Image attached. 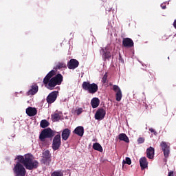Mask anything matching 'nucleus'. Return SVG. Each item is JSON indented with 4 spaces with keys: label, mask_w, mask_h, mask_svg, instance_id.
I'll use <instances>...</instances> for the list:
<instances>
[{
    "label": "nucleus",
    "mask_w": 176,
    "mask_h": 176,
    "mask_svg": "<svg viewBox=\"0 0 176 176\" xmlns=\"http://www.w3.org/2000/svg\"><path fill=\"white\" fill-rule=\"evenodd\" d=\"M107 74H104L103 78H102V82L103 83H105V82H107Z\"/></svg>",
    "instance_id": "c756f323"
},
{
    "label": "nucleus",
    "mask_w": 176,
    "mask_h": 176,
    "mask_svg": "<svg viewBox=\"0 0 176 176\" xmlns=\"http://www.w3.org/2000/svg\"><path fill=\"white\" fill-rule=\"evenodd\" d=\"M118 140H120V141H124V142H130L129 137H127L125 133H120L118 135Z\"/></svg>",
    "instance_id": "412c9836"
},
{
    "label": "nucleus",
    "mask_w": 176,
    "mask_h": 176,
    "mask_svg": "<svg viewBox=\"0 0 176 176\" xmlns=\"http://www.w3.org/2000/svg\"><path fill=\"white\" fill-rule=\"evenodd\" d=\"M161 8L162 9H166V6H164V4L162 3V4H161Z\"/></svg>",
    "instance_id": "473e14b6"
},
{
    "label": "nucleus",
    "mask_w": 176,
    "mask_h": 176,
    "mask_svg": "<svg viewBox=\"0 0 176 176\" xmlns=\"http://www.w3.org/2000/svg\"><path fill=\"white\" fill-rule=\"evenodd\" d=\"M52 119L53 122H58V120L61 119V116H60V114L55 113L54 114L52 115Z\"/></svg>",
    "instance_id": "4be33fe9"
},
{
    "label": "nucleus",
    "mask_w": 176,
    "mask_h": 176,
    "mask_svg": "<svg viewBox=\"0 0 176 176\" xmlns=\"http://www.w3.org/2000/svg\"><path fill=\"white\" fill-rule=\"evenodd\" d=\"M65 67V64L64 63H59L56 65V69H60V68H64Z\"/></svg>",
    "instance_id": "cd10ccee"
},
{
    "label": "nucleus",
    "mask_w": 176,
    "mask_h": 176,
    "mask_svg": "<svg viewBox=\"0 0 176 176\" xmlns=\"http://www.w3.org/2000/svg\"><path fill=\"white\" fill-rule=\"evenodd\" d=\"M83 112V109L82 107H78L77 109L75 110L76 115H80Z\"/></svg>",
    "instance_id": "a878e982"
},
{
    "label": "nucleus",
    "mask_w": 176,
    "mask_h": 176,
    "mask_svg": "<svg viewBox=\"0 0 176 176\" xmlns=\"http://www.w3.org/2000/svg\"><path fill=\"white\" fill-rule=\"evenodd\" d=\"M122 44L125 47H132V46H134V43L133 42V40L129 38H124Z\"/></svg>",
    "instance_id": "4468645a"
},
{
    "label": "nucleus",
    "mask_w": 176,
    "mask_h": 176,
    "mask_svg": "<svg viewBox=\"0 0 176 176\" xmlns=\"http://www.w3.org/2000/svg\"><path fill=\"white\" fill-rule=\"evenodd\" d=\"M144 141H145V139H144L143 138H139L138 140V144H143Z\"/></svg>",
    "instance_id": "c85d7f7f"
},
{
    "label": "nucleus",
    "mask_w": 176,
    "mask_h": 176,
    "mask_svg": "<svg viewBox=\"0 0 176 176\" xmlns=\"http://www.w3.org/2000/svg\"><path fill=\"white\" fill-rule=\"evenodd\" d=\"M123 163H124L125 164H131V159H130V157H126L125 159V161H123Z\"/></svg>",
    "instance_id": "bb28decb"
},
{
    "label": "nucleus",
    "mask_w": 176,
    "mask_h": 176,
    "mask_svg": "<svg viewBox=\"0 0 176 176\" xmlns=\"http://www.w3.org/2000/svg\"><path fill=\"white\" fill-rule=\"evenodd\" d=\"M82 87L84 90H87L91 94H94L98 90V86L96 83L90 84L89 82H83Z\"/></svg>",
    "instance_id": "20e7f679"
},
{
    "label": "nucleus",
    "mask_w": 176,
    "mask_h": 176,
    "mask_svg": "<svg viewBox=\"0 0 176 176\" xmlns=\"http://www.w3.org/2000/svg\"><path fill=\"white\" fill-rule=\"evenodd\" d=\"M43 161L45 164H50V151L49 150H46L43 153Z\"/></svg>",
    "instance_id": "f8f14e48"
},
{
    "label": "nucleus",
    "mask_w": 176,
    "mask_h": 176,
    "mask_svg": "<svg viewBox=\"0 0 176 176\" xmlns=\"http://www.w3.org/2000/svg\"><path fill=\"white\" fill-rule=\"evenodd\" d=\"M146 156L148 159H153L155 157V148L150 146L146 149Z\"/></svg>",
    "instance_id": "ddd939ff"
},
{
    "label": "nucleus",
    "mask_w": 176,
    "mask_h": 176,
    "mask_svg": "<svg viewBox=\"0 0 176 176\" xmlns=\"http://www.w3.org/2000/svg\"><path fill=\"white\" fill-rule=\"evenodd\" d=\"M52 176H64L63 171H55L52 173Z\"/></svg>",
    "instance_id": "393cba45"
},
{
    "label": "nucleus",
    "mask_w": 176,
    "mask_h": 176,
    "mask_svg": "<svg viewBox=\"0 0 176 176\" xmlns=\"http://www.w3.org/2000/svg\"><path fill=\"white\" fill-rule=\"evenodd\" d=\"M61 146V135L58 134L55 135L52 142V149L54 151H57Z\"/></svg>",
    "instance_id": "39448f33"
},
{
    "label": "nucleus",
    "mask_w": 176,
    "mask_h": 176,
    "mask_svg": "<svg viewBox=\"0 0 176 176\" xmlns=\"http://www.w3.org/2000/svg\"><path fill=\"white\" fill-rule=\"evenodd\" d=\"M54 73L55 72L52 70L43 79V83L45 85V87L50 90H53L56 86L61 85L63 82V75L60 74L52 78L54 75Z\"/></svg>",
    "instance_id": "f03ea898"
},
{
    "label": "nucleus",
    "mask_w": 176,
    "mask_h": 176,
    "mask_svg": "<svg viewBox=\"0 0 176 176\" xmlns=\"http://www.w3.org/2000/svg\"><path fill=\"white\" fill-rule=\"evenodd\" d=\"M173 25H174L175 28H176V20H175V21L173 23Z\"/></svg>",
    "instance_id": "72a5a7b5"
},
{
    "label": "nucleus",
    "mask_w": 176,
    "mask_h": 176,
    "mask_svg": "<svg viewBox=\"0 0 176 176\" xmlns=\"http://www.w3.org/2000/svg\"><path fill=\"white\" fill-rule=\"evenodd\" d=\"M58 94V91H52L47 97V102L48 104H53L56 100H57V95Z\"/></svg>",
    "instance_id": "6e6552de"
},
{
    "label": "nucleus",
    "mask_w": 176,
    "mask_h": 176,
    "mask_svg": "<svg viewBox=\"0 0 176 176\" xmlns=\"http://www.w3.org/2000/svg\"><path fill=\"white\" fill-rule=\"evenodd\" d=\"M91 105L92 108H97V107L100 105V99H98V98H94L91 100Z\"/></svg>",
    "instance_id": "aec40b11"
},
{
    "label": "nucleus",
    "mask_w": 176,
    "mask_h": 176,
    "mask_svg": "<svg viewBox=\"0 0 176 176\" xmlns=\"http://www.w3.org/2000/svg\"><path fill=\"white\" fill-rule=\"evenodd\" d=\"M37 112L36 109L34 107H28L26 109V113L28 116H35Z\"/></svg>",
    "instance_id": "2eb2a0df"
},
{
    "label": "nucleus",
    "mask_w": 176,
    "mask_h": 176,
    "mask_svg": "<svg viewBox=\"0 0 176 176\" xmlns=\"http://www.w3.org/2000/svg\"><path fill=\"white\" fill-rule=\"evenodd\" d=\"M168 176H174V172L173 171L169 172Z\"/></svg>",
    "instance_id": "2f4dec72"
},
{
    "label": "nucleus",
    "mask_w": 176,
    "mask_h": 176,
    "mask_svg": "<svg viewBox=\"0 0 176 176\" xmlns=\"http://www.w3.org/2000/svg\"><path fill=\"white\" fill-rule=\"evenodd\" d=\"M140 164L142 170H144V168H146V167H148V161H146V157H142L140 158Z\"/></svg>",
    "instance_id": "f3484780"
},
{
    "label": "nucleus",
    "mask_w": 176,
    "mask_h": 176,
    "mask_svg": "<svg viewBox=\"0 0 176 176\" xmlns=\"http://www.w3.org/2000/svg\"><path fill=\"white\" fill-rule=\"evenodd\" d=\"M15 160L18 162L13 168L15 176H25L27 173L25 168L27 170H34V168H37L39 164L38 161L34 160V156L31 154H26L25 156L17 155ZM24 166L25 168H24Z\"/></svg>",
    "instance_id": "f257e3e1"
},
{
    "label": "nucleus",
    "mask_w": 176,
    "mask_h": 176,
    "mask_svg": "<svg viewBox=\"0 0 176 176\" xmlns=\"http://www.w3.org/2000/svg\"><path fill=\"white\" fill-rule=\"evenodd\" d=\"M113 90L116 93V101H120L122 100V90L118 85L113 86Z\"/></svg>",
    "instance_id": "9d476101"
},
{
    "label": "nucleus",
    "mask_w": 176,
    "mask_h": 176,
    "mask_svg": "<svg viewBox=\"0 0 176 176\" xmlns=\"http://www.w3.org/2000/svg\"><path fill=\"white\" fill-rule=\"evenodd\" d=\"M160 146L164 152V155L165 157H168L170 155V145L168 143H166L164 142H162L160 144Z\"/></svg>",
    "instance_id": "423d86ee"
},
{
    "label": "nucleus",
    "mask_w": 176,
    "mask_h": 176,
    "mask_svg": "<svg viewBox=\"0 0 176 176\" xmlns=\"http://www.w3.org/2000/svg\"><path fill=\"white\" fill-rule=\"evenodd\" d=\"M93 148H94V149H95V151H98L99 152H102V146H101L100 144H98V143L94 144Z\"/></svg>",
    "instance_id": "5701e85b"
},
{
    "label": "nucleus",
    "mask_w": 176,
    "mask_h": 176,
    "mask_svg": "<svg viewBox=\"0 0 176 176\" xmlns=\"http://www.w3.org/2000/svg\"><path fill=\"white\" fill-rule=\"evenodd\" d=\"M78 66L79 62L76 59H71L67 63L69 69H75V68H78Z\"/></svg>",
    "instance_id": "9b49d317"
},
{
    "label": "nucleus",
    "mask_w": 176,
    "mask_h": 176,
    "mask_svg": "<svg viewBox=\"0 0 176 176\" xmlns=\"http://www.w3.org/2000/svg\"><path fill=\"white\" fill-rule=\"evenodd\" d=\"M106 111L104 109H99L97 110L96 113H95V119L96 120H102L104 118H105Z\"/></svg>",
    "instance_id": "0eeeda50"
},
{
    "label": "nucleus",
    "mask_w": 176,
    "mask_h": 176,
    "mask_svg": "<svg viewBox=\"0 0 176 176\" xmlns=\"http://www.w3.org/2000/svg\"><path fill=\"white\" fill-rule=\"evenodd\" d=\"M71 134V131L68 129H65L62 132V138L64 141H67L69 138V135Z\"/></svg>",
    "instance_id": "dca6fc26"
},
{
    "label": "nucleus",
    "mask_w": 176,
    "mask_h": 176,
    "mask_svg": "<svg viewBox=\"0 0 176 176\" xmlns=\"http://www.w3.org/2000/svg\"><path fill=\"white\" fill-rule=\"evenodd\" d=\"M55 134L56 132L52 130L50 128H47L41 131L39 135V139L43 144V142L46 141V138H52L54 137Z\"/></svg>",
    "instance_id": "7ed1b4c3"
},
{
    "label": "nucleus",
    "mask_w": 176,
    "mask_h": 176,
    "mask_svg": "<svg viewBox=\"0 0 176 176\" xmlns=\"http://www.w3.org/2000/svg\"><path fill=\"white\" fill-rule=\"evenodd\" d=\"M100 54L102 55V58L104 59L111 58V52H109V45L106 47H103L100 50Z\"/></svg>",
    "instance_id": "1a4fd4ad"
},
{
    "label": "nucleus",
    "mask_w": 176,
    "mask_h": 176,
    "mask_svg": "<svg viewBox=\"0 0 176 176\" xmlns=\"http://www.w3.org/2000/svg\"><path fill=\"white\" fill-rule=\"evenodd\" d=\"M149 131H151V133H154V134H156V131H155V129H153V128H150Z\"/></svg>",
    "instance_id": "7c9ffc66"
},
{
    "label": "nucleus",
    "mask_w": 176,
    "mask_h": 176,
    "mask_svg": "<svg viewBox=\"0 0 176 176\" xmlns=\"http://www.w3.org/2000/svg\"><path fill=\"white\" fill-rule=\"evenodd\" d=\"M38 93V85H34L32 86L30 90L28 91V96H34V94H36Z\"/></svg>",
    "instance_id": "6ab92c4d"
},
{
    "label": "nucleus",
    "mask_w": 176,
    "mask_h": 176,
    "mask_svg": "<svg viewBox=\"0 0 176 176\" xmlns=\"http://www.w3.org/2000/svg\"><path fill=\"white\" fill-rule=\"evenodd\" d=\"M74 133L77 134V135H79L80 137H83L85 129H83V126H78L75 129Z\"/></svg>",
    "instance_id": "a211bd4d"
},
{
    "label": "nucleus",
    "mask_w": 176,
    "mask_h": 176,
    "mask_svg": "<svg viewBox=\"0 0 176 176\" xmlns=\"http://www.w3.org/2000/svg\"><path fill=\"white\" fill-rule=\"evenodd\" d=\"M41 127H42L43 129H45L46 127H47V126H49V122H47V120H43L41 122Z\"/></svg>",
    "instance_id": "b1692460"
}]
</instances>
